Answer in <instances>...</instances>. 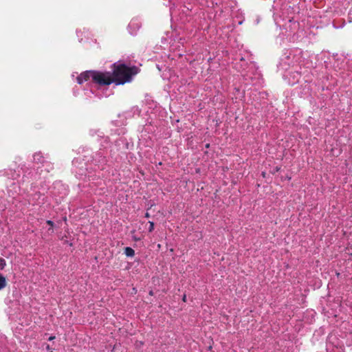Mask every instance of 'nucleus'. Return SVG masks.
<instances>
[{
  "mask_svg": "<svg viewBox=\"0 0 352 352\" xmlns=\"http://www.w3.org/2000/svg\"><path fill=\"white\" fill-rule=\"evenodd\" d=\"M49 232H51L52 233L54 232L53 227H50L48 230Z\"/></svg>",
  "mask_w": 352,
  "mask_h": 352,
  "instance_id": "obj_15",
  "label": "nucleus"
},
{
  "mask_svg": "<svg viewBox=\"0 0 352 352\" xmlns=\"http://www.w3.org/2000/svg\"><path fill=\"white\" fill-rule=\"evenodd\" d=\"M47 349L48 350L50 349V346H49V345H47Z\"/></svg>",
  "mask_w": 352,
  "mask_h": 352,
  "instance_id": "obj_22",
  "label": "nucleus"
},
{
  "mask_svg": "<svg viewBox=\"0 0 352 352\" xmlns=\"http://www.w3.org/2000/svg\"><path fill=\"white\" fill-rule=\"evenodd\" d=\"M285 63L288 65H294L298 64L300 65L308 66V60L305 56L307 55L300 48H294L287 51L285 54Z\"/></svg>",
  "mask_w": 352,
  "mask_h": 352,
  "instance_id": "obj_2",
  "label": "nucleus"
},
{
  "mask_svg": "<svg viewBox=\"0 0 352 352\" xmlns=\"http://www.w3.org/2000/svg\"><path fill=\"white\" fill-rule=\"evenodd\" d=\"M240 60L243 61V60H244L243 58H242V57H241V58H240Z\"/></svg>",
  "mask_w": 352,
  "mask_h": 352,
  "instance_id": "obj_18",
  "label": "nucleus"
},
{
  "mask_svg": "<svg viewBox=\"0 0 352 352\" xmlns=\"http://www.w3.org/2000/svg\"><path fill=\"white\" fill-rule=\"evenodd\" d=\"M150 223V230H151L154 226V223L152 221H149Z\"/></svg>",
  "mask_w": 352,
  "mask_h": 352,
  "instance_id": "obj_13",
  "label": "nucleus"
},
{
  "mask_svg": "<svg viewBox=\"0 0 352 352\" xmlns=\"http://www.w3.org/2000/svg\"><path fill=\"white\" fill-rule=\"evenodd\" d=\"M202 7L214 8V6H217V3H214L213 0H196Z\"/></svg>",
  "mask_w": 352,
  "mask_h": 352,
  "instance_id": "obj_5",
  "label": "nucleus"
},
{
  "mask_svg": "<svg viewBox=\"0 0 352 352\" xmlns=\"http://www.w3.org/2000/svg\"><path fill=\"white\" fill-rule=\"evenodd\" d=\"M140 26V22L138 19H133L131 21L129 25V30L131 34H135L136 33V30L139 29Z\"/></svg>",
  "mask_w": 352,
  "mask_h": 352,
  "instance_id": "obj_4",
  "label": "nucleus"
},
{
  "mask_svg": "<svg viewBox=\"0 0 352 352\" xmlns=\"http://www.w3.org/2000/svg\"><path fill=\"white\" fill-rule=\"evenodd\" d=\"M223 13L224 12L222 10H220L219 13H218L217 11H216L215 13L211 12L208 14V18L210 20H214L219 23H221L222 21L227 19Z\"/></svg>",
  "mask_w": 352,
  "mask_h": 352,
  "instance_id": "obj_3",
  "label": "nucleus"
},
{
  "mask_svg": "<svg viewBox=\"0 0 352 352\" xmlns=\"http://www.w3.org/2000/svg\"><path fill=\"white\" fill-rule=\"evenodd\" d=\"M6 286V278L3 275L0 274V290L5 288Z\"/></svg>",
  "mask_w": 352,
  "mask_h": 352,
  "instance_id": "obj_7",
  "label": "nucleus"
},
{
  "mask_svg": "<svg viewBox=\"0 0 352 352\" xmlns=\"http://www.w3.org/2000/svg\"><path fill=\"white\" fill-rule=\"evenodd\" d=\"M54 338H55V336H50L48 340L50 341H51V340H53Z\"/></svg>",
  "mask_w": 352,
  "mask_h": 352,
  "instance_id": "obj_16",
  "label": "nucleus"
},
{
  "mask_svg": "<svg viewBox=\"0 0 352 352\" xmlns=\"http://www.w3.org/2000/svg\"><path fill=\"white\" fill-rule=\"evenodd\" d=\"M124 254L128 257H133L135 255V251L130 247L124 248Z\"/></svg>",
  "mask_w": 352,
  "mask_h": 352,
  "instance_id": "obj_6",
  "label": "nucleus"
},
{
  "mask_svg": "<svg viewBox=\"0 0 352 352\" xmlns=\"http://www.w3.org/2000/svg\"><path fill=\"white\" fill-rule=\"evenodd\" d=\"M6 265L5 259L0 258V270H3Z\"/></svg>",
  "mask_w": 352,
  "mask_h": 352,
  "instance_id": "obj_9",
  "label": "nucleus"
},
{
  "mask_svg": "<svg viewBox=\"0 0 352 352\" xmlns=\"http://www.w3.org/2000/svg\"><path fill=\"white\" fill-rule=\"evenodd\" d=\"M245 76H246V78H245V79L247 80V79H248V78H249V76H248V74H247V75H245ZM250 78H251V77H250Z\"/></svg>",
  "mask_w": 352,
  "mask_h": 352,
  "instance_id": "obj_17",
  "label": "nucleus"
},
{
  "mask_svg": "<svg viewBox=\"0 0 352 352\" xmlns=\"http://www.w3.org/2000/svg\"><path fill=\"white\" fill-rule=\"evenodd\" d=\"M209 145H210L209 144H206V147H207V148H208V147H209Z\"/></svg>",
  "mask_w": 352,
  "mask_h": 352,
  "instance_id": "obj_20",
  "label": "nucleus"
},
{
  "mask_svg": "<svg viewBox=\"0 0 352 352\" xmlns=\"http://www.w3.org/2000/svg\"><path fill=\"white\" fill-rule=\"evenodd\" d=\"M49 226H50V227H53L54 226V222L50 221V220H47V222H46Z\"/></svg>",
  "mask_w": 352,
  "mask_h": 352,
  "instance_id": "obj_12",
  "label": "nucleus"
},
{
  "mask_svg": "<svg viewBox=\"0 0 352 352\" xmlns=\"http://www.w3.org/2000/svg\"><path fill=\"white\" fill-rule=\"evenodd\" d=\"M43 157L41 156V153H35L34 155V162L39 163L43 162Z\"/></svg>",
  "mask_w": 352,
  "mask_h": 352,
  "instance_id": "obj_8",
  "label": "nucleus"
},
{
  "mask_svg": "<svg viewBox=\"0 0 352 352\" xmlns=\"http://www.w3.org/2000/svg\"><path fill=\"white\" fill-rule=\"evenodd\" d=\"M285 12H283V15H285ZM283 19H287L289 22L292 21V19H293V17H290V16H283Z\"/></svg>",
  "mask_w": 352,
  "mask_h": 352,
  "instance_id": "obj_11",
  "label": "nucleus"
},
{
  "mask_svg": "<svg viewBox=\"0 0 352 352\" xmlns=\"http://www.w3.org/2000/svg\"><path fill=\"white\" fill-rule=\"evenodd\" d=\"M283 10H286V12L288 13L289 10L292 9L290 6H288L287 4H283Z\"/></svg>",
  "mask_w": 352,
  "mask_h": 352,
  "instance_id": "obj_10",
  "label": "nucleus"
},
{
  "mask_svg": "<svg viewBox=\"0 0 352 352\" xmlns=\"http://www.w3.org/2000/svg\"><path fill=\"white\" fill-rule=\"evenodd\" d=\"M188 10H189L190 11H192V8L189 9L188 8H187Z\"/></svg>",
  "mask_w": 352,
  "mask_h": 352,
  "instance_id": "obj_21",
  "label": "nucleus"
},
{
  "mask_svg": "<svg viewBox=\"0 0 352 352\" xmlns=\"http://www.w3.org/2000/svg\"><path fill=\"white\" fill-rule=\"evenodd\" d=\"M138 73V67H129L124 64L118 63L115 65L113 76L109 72L87 71L78 76L77 82L82 84L85 81L91 80L100 85H108L113 82H116L118 85L124 84L130 82L132 76Z\"/></svg>",
  "mask_w": 352,
  "mask_h": 352,
  "instance_id": "obj_1",
  "label": "nucleus"
},
{
  "mask_svg": "<svg viewBox=\"0 0 352 352\" xmlns=\"http://www.w3.org/2000/svg\"><path fill=\"white\" fill-rule=\"evenodd\" d=\"M182 300H183L184 302H186V294H184V295L183 296V297H182Z\"/></svg>",
  "mask_w": 352,
  "mask_h": 352,
  "instance_id": "obj_14",
  "label": "nucleus"
},
{
  "mask_svg": "<svg viewBox=\"0 0 352 352\" xmlns=\"http://www.w3.org/2000/svg\"><path fill=\"white\" fill-rule=\"evenodd\" d=\"M146 217H148V212H146Z\"/></svg>",
  "mask_w": 352,
  "mask_h": 352,
  "instance_id": "obj_19",
  "label": "nucleus"
}]
</instances>
